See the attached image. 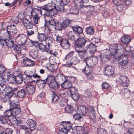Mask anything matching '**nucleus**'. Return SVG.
Instances as JSON below:
<instances>
[{
	"label": "nucleus",
	"instance_id": "1",
	"mask_svg": "<svg viewBox=\"0 0 134 134\" xmlns=\"http://www.w3.org/2000/svg\"><path fill=\"white\" fill-rule=\"evenodd\" d=\"M117 44L115 43L113 46L111 51L107 49L104 50L100 54V57L101 61L102 62H105L106 61L110 60L111 56V55L113 56L114 60H116L117 57Z\"/></svg>",
	"mask_w": 134,
	"mask_h": 134
},
{
	"label": "nucleus",
	"instance_id": "2",
	"mask_svg": "<svg viewBox=\"0 0 134 134\" xmlns=\"http://www.w3.org/2000/svg\"><path fill=\"white\" fill-rule=\"evenodd\" d=\"M37 38L41 43H38L39 48L41 51H44L47 50L48 48V46L47 45L46 42V40L47 38V36L44 33L38 32L37 36Z\"/></svg>",
	"mask_w": 134,
	"mask_h": 134
},
{
	"label": "nucleus",
	"instance_id": "3",
	"mask_svg": "<svg viewBox=\"0 0 134 134\" xmlns=\"http://www.w3.org/2000/svg\"><path fill=\"white\" fill-rule=\"evenodd\" d=\"M75 43L76 51L77 49H78V48H82L85 45L87 46L90 42L89 41L86 40L84 38L79 37Z\"/></svg>",
	"mask_w": 134,
	"mask_h": 134
},
{
	"label": "nucleus",
	"instance_id": "4",
	"mask_svg": "<svg viewBox=\"0 0 134 134\" xmlns=\"http://www.w3.org/2000/svg\"><path fill=\"white\" fill-rule=\"evenodd\" d=\"M40 14L42 15L41 10L38 9H34L31 13V16L33 18V21L35 24H38L40 22V18L38 16Z\"/></svg>",
	"mask_w": 134,
	"mask_h": 134
},
{
	"label": "nucleus",
	"instance_id": "5",
	"mask_svg": "<svg viewBox=\"0 0 134 134\" xmlns=\"http://www.w3.org/2000/svg\"><path fill=\"white\" fill-rule=\"evenodd\" d=\"M88 0H74V4L77 8L81 9L84 7L91 8L92 7L90 5H84L83 3H86Z\"/></svg>",
	"mask_w": 134,
	"mask_h": 134
},
{
	"label": "nucleus",
	"instance_id": "6",
	"mask_svg": "<svg viewBox=\"0 0 134 134\" xmlns=\"http://www.w3.org/2000/svg\"><path fill=\"white\" fill-rule=\"evenodd\" d=\"M80 36V35L76 34L71 31L69 32L67 35L68 40L72 43H75Z\"/></svg>",
	"mask_w": 134,
	"mask_h": 134
},
{
	"label": "nucleus",
	"instance_id": "7",
	"mask_svg": "<svg viewBox=\"0 0 134 134\" xmlns=\"http://www.w3.org/2000/svg\"><path fill=\"white\" fill-rule=\"evenodd\" d=\"M118 62L119 66L122 67L127 65L128 63V59L127 56L125 55H121L118 58Z\"/></svg>",
	"mask_w": 134,
	"mask_h": 134
},
{
	"label": "nucleus",
	"instance_id": "8",
	"mask_svg": "<svg viewBox=\"0 0 134 134\" xmlns=\"http://www.w3.org/2000/svg\"><path fill=\"white\" fill-rule=\"evenodd\" d=\"M27 40V37L23 34L17 36L15 39L16 42L20 45H24Z\"/></svg>",
	"mask_w": 134,
	"mask_h": 134
},
{
	"label": "nucleus",
	"instance_id": "9",
	"mask_svg": "<svg viewBox=\"0 0 134 134\" xmlns=\"http://www.w3.org/2000/svg\"><path fill=\"white\" fill-rule=\"evenodd\" d=\"M16 27L14 25H11L8 26L5 29L9 35L13 36L16 33Z\"/></svg>",
	"mask_w": 134,
	"mask_h": 134
},
{
	"label": "nucleus",
	"instance_id": "10",
	"mask_svg": "<svg viewBox=\"0 0 134 134\" xmlns=\"http://www.w3.org/2000/svg\"><path fill=\"white\" fill-rule=\"evenodd\" d=\"M71 96L72 98L75 100H78L79 98V96L76 88L72 87L70 89Z\"/></svg>",
	"mask_w": 134,
	"mask_h": 134
},
{
	"label": "nucleus",
	"instance_id": "11",
	"mask_svg": "<svg viewBox=\"0 0 134 134\" xmlns=\"http://www.w3.org/2000/svg\"><path fill=\"white\" fill-rule=\"evenodd\" d=\"M55 8V5L53 3H50L46 5L43 8H38V9H40L41 10L42 13V12H44V14H45L47 12Z\"/></svg>",
	"mask_w": 134,
	"mask_h": 134
},
{
	"label": "nucleus",
	"instance_id": "12",
	"mask_svg": "<svg viewBox=\"0 0 134 134\" xmlns=\"http://www.w3.org/2000/svg\"><path fill=\"white\" fill-rule=\"evenodd\" d=\"M98 62V58L95 57L90 58L85 61L87 65H89L92 67L95 66Z\"/></svg>",
	"mask_w": 134,
	"mask_h": 134
},
{
	"label": "nucleus",
	"instance_id": "13",
	"mask_svg": "<svg viewBox=\"0 0 134 134\" xmlns=\"http://www.w3.org/2000/svg\"><path fill=\"white\" fill-rule=\"evenodd\" d=\"M76 51L78 53L81 60L85 62L88 58V55L87 52L85 50L81 51L79 49H77Z\"/></svg>",
	"mask_w": 134,
	"mask_h": 134
},
{
	"label": "nucleus",
	"instance_id": "14",
	"mask_svg": "<svg viewBox=\"0 0 134 134\" xmlns=\"http://www.w3.org/2000/svg\"><path fill=\"white\" fill-rule=\"evenodd\" d=\"M118 81L124 86H127L129 84V81L127 77L124 76H120Z\"/></svg>",
	"mask_w": 134,
	"mask_h": 134
},
{
	"label": "nucleus",
	"instance_id": "15",
	"mask_svg": "<svg viewBox=\"0 0 134 134\" xmlns=\"http://www.w3.org/2000/svg\"><path fill=\"white\" fill-rule=\"evenodd\" d=\"M104 73L105 75L110 76L114 73V68L109 65H106L104 68Z\"/></svg>",
	"mask_w": 134,
	"mask_h": 134
},
{
	"label": "nucleus",
	"instance_id": "16",
	"mask_svg": "<svg viewBox=\"0 0 134 134\" xmlns=\"http://www.w3.org/2000/svg\"><path fill=\"white\" fill-rule=\"evenodd\" d=\"M35 86L33 85H29L26 86L25 88L26 94H31L35 91Z\"/></svg>",
	"mask_w": 134,
	"mask_h": 134
},
{
	"label": "nucleus",
	"instance_id": "17",
	"mask_svg": "<svg viewBox=\"0 0 134 134\" xmlns=\"http://www.w3.org/2000/svg\"><path fill=\"white\" fill-rule=\"evenodd\" d=\"M23 23L25 27L27 30L33 28L32 23L27 19H24L23 21Z\"/></svg>",
	"mask_w": 134,
	"mask_h": 134
},
{
	"label": "nucleus",
	"instance_id": "18",
	"mask_svg": "<svg viewBox=\"0 0 134 134\" xmlns=\"http://www.w3.org/2000/svg\"><path fill=\"white\" fill-rule=\"evenodd\" d=\"M61 124L64 126L63 128H65L68 131L70 130L72 131L73 129V128H72V124L70 121H62Z\"/></svg>",
	"mask_w": 134,
	"mask_h": 134
},
{
	"label": "nucleus",
	"instance_id": "19",
	"mask_svg": "<svg viewBox=\"0 0 134 134\" xmlns=\"http://www.w3.org/2000/svg\"><path fill=\"white\" fill-rule=\"evenodd\" d=\"M23 75L20 74L17 75L16 77H10L9 79L14 80L17 83L19 84L23 82Z\"/></svg>",
	"mask_w": 134,
	"mask_h": 134
},
{
	"label": "nucleus",
	"instance_id": "20",
	"mask_svg": "<svg viewBox=\"0 0 134 134\" xmlns=\"http://www.w3.org/2000/svg\"><path fill=\"white\" fill-rule=\"evenodd\" d=\"M72 84V83L70 81L66 80L61 83L60 85L63 88L69 89L71 87Z\"/></svg>",
	"mask_w": 134,
	"mask_h": 134
},
{
	"label": "nucleus",
	"instance_id": "21",
	"mask_svg": "<svg viewBox=\"0 0 134 134\" xmlns=\"http://www.w3.org/2000/svg\"><path fill=\"white\" fill-rule=\"evenodd\" d=\"M34 64V61L30 59L26 58L23 59V64L24 66H32Z\"/></svg>",
	"mask_w": 134,
	"mask_h": 134
},
{
	"label": "nucleus",
	"instance_id": "22",
	"mask_svg": "<svg viewBox=\"0 0 134 134\" xmlns=\"http://www.w3.org/2000/svg\"><path fill=\"white\" fill-rule=\"evenodd\" d=\"M16 89H14L13 88L12 89L11 87L9 86L7 87L4 88V90L7 91L8 90V91L6 92L5 95L11 98L14 94V91Z\"/></svg>",
	"mask_w": 134,
	"mask_h": 134
},
{
	"label": "nucleus",
	"instance_id": "23",
	"mask_svg": "<svg viewBox=\"0 0 134 134\" xmlns=\"http://www.w3.org/2000/svg\"><path fill=\"white\" fill-rule=\"evenodd\" d=\"M86 48L91 54L94 53L96 50V46L93 44H90V43L87 45Z\"/></svg>",
	"mask_w": 134,
	"mask_h": 134
},
{
	"label": "nucleus",
	"instance_id": "24",
	"mask_svg": "<svg viewBox=\"0 0 134 134\" xmlns=\"http://www.w3.org/2000/svg\"><path fill=\"white\" fill-rule=\"evenodd\" d=\"M69 40L67 39L63 38L62 42L60 44L63 48L65 49H68L70 47V42Z\"/></svg>",
	"mask_w": 134,
	"mask_h": 134
},
{
	"label": "nucleus",
	"instance_id": "25",
	"mask_svg": "<svg viewBox=\"0 0 134 134\" xmlns=\"http://www.w3.org/2000/svg\"><path fill=\"white\" fill-rule=\"evenodd\" d=\"M71 28L73 31H71L73 32L76 34L80 35V34L82 32V29L79 26L75 25L74 26H72Z\"/></svg>",
	"mask_w": 134,
	"mask_h": 134
},
{
	"label": "nucleus",
	"instance_id": "26",
	"mask_svg": "<svg viewBox=\"0 0 134 134\" xmlns=\"http://www.w3.org/2000/svg\"><path fill=\"white\" fill-rule=\"evenodd\" d=\"M26 124L28 125V127L31 130H33L35 128L36 125V123L35 121L32 119H29L26 122Z\"/></svg>",
	"mask_w": 134,
	"mask_h": 134
},
{
	"label": "nucleus",
	"instance_id": "27",
	"mask_svg": "<svg viewBox=\"0 0 134 134\" xmlns=\"http://www.w3.org/2000/svg\"><path fill=\"white\" fill-rule=\"evenodd\" d=\"M5 117L7 118L8 120L10 122H11L12 119L13 118L12 112V109L7 110H6L4 114Z\"/></svg>",
	"mask_w": 134,
	"mask_h": 134
},
{
	"label": "nucleus",
	"instance_id": "28",
	"mask_svg": "<svg viewBox=\"0 0 134 134\" xmlns=\"http://www.w3.org/2000/svg\"><path fill=\"white\" fill-rule=\"evenodd\" d=\"M55 5V8L57 11H59L61 12H63L64 10V8L62 3L59 1L57 2Z\"/></svg>",
	"mask_w": 134,
	"mask_h": 134
},
{
	"label": "nucleus",
	"instance_id": "29",
	"mask_svg": "<svg viewBox=\"0 0 134 134\" xmlns=\"http://www.w3.org/2000/svg\"><path fill=\"white\" fill-rule=\"evenodd\" d=\"M65 112L68 113H73L75 112L73 106L70 105H67L65 107Z\"/></svg>",
	"mask_w": 134,
	"mask_h": 134
},
{
	"label": "nucleus",
	"instance_id": "30",
	"mask_svg": "<svg viewBox=\"0 0 134 134\" xmlns=\"http://www.w3.org/2000/svg\"><path fill=\"white\" fill-rule=\"evenodd\" d=\"M45 19L47 22H48L49 24L52 25L54 26L56 23L54 19L51 16H45Z\"/></svg>",
	"mask_w": 134,
	"mask_h": 134
},
{
	"label": "nucleus",
	"instance_id": "31",
	"mask_svg": "<svg viewBox=\"0 0 134 134\" xmlns=\"http://www.w3.org/2000/svg\"><path fill=\"white\" fill-rule=\"evenodd\" d=\"M78 111L80 114L84 115L86 114L87 110L85 107L81 106L78 109Z\"/></svg>",
	"mask_w": 134,
	"mask_h": 134
},
{
	"label": "nucleus",
	"instance_id": "32",
	"mask_svg": "<svg viewBox=\"0 0 134 134\" xmlns=\"http://www.w3.org/2000/svg\"><path fill=\"white\" fill-rule=\"evenodd\" d=\"M131 39L128 35L124 36L121 38V41L122 42L126 44L129 43L131 41Z\"/></svg>",
	"mask_w": 134,
	"mask_h": 134
},
{
	"label": "nucleus",
	"instance_id": "33",
	"mask_svg": "<svg viewBox=\"0 0 134 134\" xmlns=\"http://www.w3.org/2000/svg\"><path fill=\"white\" fill-rule=\"evenodd\" d=\"M55 77L52 75H48L47 79H45L46 83L49 85L53 82L55 81Z\"/></svg>",
	"mask_w": 134,
	"mask_h": 134
},
{
	"label": "nucleus",
	"instance_id": "34",
	"mask_svg": "<svg viewBox=\"0 0 134 134\" xmlns=\"http://www.w3.org/2000/svg\"><path fill=\"white\" fill-rule=\"evenodd\" d=\"M45 80H40L37 81V83L38 86L41 89L43 88L46 83Z\"/></svg>",
	"mask_w": 134,
	"mask_h": 134
},
{
	"label": "nucleus",
	"instance_id": "35",
	"mask_svg": "<svg viewBox=\"0 0 134 134\" xmlns=\"http://www.w3.org/2000/svg\"><path fill=\"white\" fill-rule=\"evenodd\" d=\"M26 94L25 90V88L21 89L18 91L17 92V95L20 98H23Z\"/></svg>",
	"mask_w": 134,
	"mask_h": 134
},
{
	"label": "nucleus",
	"instance_id": "36",
	"mask_svg": "<svg viewBox=\"0 0 134 134\" xmlns=\"http://www.w3.org/2000/svg\"><path fill=\"white\" fill-rule=\"evenodd\" d=\"M82 71L85 73L88 74L92 73L93 71L92 67L89 65H87L82 70Z\"/></svg>",
	"mask_w": 134,
	"mask_h": 134
},
{
	"label": "nucleus",
	"instance_id": "37",
	"mask_svg": "<svg viewBox=\"0 0 134 134\" xmlns=\"http://www.w3.org/2000/svg\"><path fill=\"white\" fill-rule=\"evenodd\" d=\"M18 100L17 99H14L10 101V105L13 107H15L18 106L19 103L18 101Z\"/></svg>",
	"mask_w": 134,
	"mask_h": 134
},
{
	"label": "nucleus",
	"instance_id": "38",
	"mask_svg": "<svg viewBox=\"0 0 134 134\" xmlns=\"http://www.w3.org/2000/svg\"><path fill=\"white\" fill-rule=\"evenodd\" d=\"M56 8H54L51 10L50 11L48 12L45 14L46 16H51L56 14L57 13V11Z\"/></svg>",
	"mask_w": 134,
	"mask_h": 134
},
{
	"label": "nucleus",
	"instance_id": "39",
	"mask_svg": "<svg viewBox=\"0 0 134 134\" xmlns=\"http://www.w3.org/2000/svg\"><path fill=\"white\" fill-rule=\"evenodd\" d=\"M94 29L91 27H89L86 29V33L89 35H92L94 34Z\"/></svg>",
	"mask_w": 134,
	"mask_h": 134
},
{
	"label": "nucleus",
	"instance_id": "40",
	"mask_svg": "<svg viewBox=\"0 0 134 134\" xmlns=\"http://www.w3.org/2000/svg\"><path fill=\"white\" fill-rule=\"evenodd\" d=\"M13 115V116H16L18 115L19 114L20 111V109L18 108L14 107V108L12 109Z\"/></svg>",
	"mask_w": 134,
	"mask_h": 134
},
{
	"label": "nucleus",
	"instance_id": "41",
	"mask_svg": "<svg viewBox=\"0 0 134 134\" xmlns=\"http://www.w3.org/2000/svg\"><path fill=\"white\" fill-rule=\"evenodd\" d=\"M3 41V44L4 43L9 47H12L13 46V42L12 39H10L9 40H7V41L6 40H4Z\"/></svg>",
	"mask_w": 134,
	"mask_h": 134
},
{
	"label": "nucleus",
	"instance_id": "42",
	"mask_svg": "<svg viewBox=\"0 0 134 134\" xmlns=\"http://www.w3.org/2000/svg\"><path fill=\"white\" fill-rule=\"evenodd\" d=\"M49 86L50 87L54 90H56L58 89L59 85L55 81L53 82L49 85Z\"/></svg>",
	"mask_w": 134,
	"mask_h": 134
},
{
	"label": "nucleus",
	"instance_id": "43",
	"mask_svg": "<svg viewBox=\"0 0 134 134\" xmlns=\"http://www.w3.org/2000/svg\"><path fill=\"white\" fill-rule=\"evenodd\" d=\"M29 55L30 56L34 59L36 58L37 56V52L34 50H31L29 52Z\"/></svg>",
	"mask_w": 134,
	"mask_h": 134
},
{
	"label": "nucleus",
	"instance_id": "44",
	"mask_svg": "<svg viewBox=\"0 0 134 134\" xmlns=\"http://www.w3.org/2000/svg\"><path fill=\"white\" fill-rule=\"evenodd\" d=\"M89 113V117L91 119H93L96 118V114L93 108H91V111H90Z\"/></svg>",
	"mask_w": 134,
	"mask_h": 134
},
{
	"label": "nucleus",
	"instance_id": "45",
	"mask_svg": "<svg viewBox=\"0 0 134 134\" xmlns=\"http://www.w3.org/2000/svg\"><path fill=\"white\" fill-rule=\"evenodd\" d=\"M64 28H66L69 26L70 25V21L69 20L66 19L64 20L62 23Z\"/></svg>",
	"mask_w": 134,
	"mask_h": 134
},
{
	"label": "nucleus",
	"instance_id": "46",
	"mask_svg": "<svg viewBox=\"0 0 134 134\" xmlns=\"http://www.w3.org/2000/svg\"><path fill=\"white\" fill-rule=\"evenodd\" d=\"M54 26L56 29L59 30H61L64 28L62 23L59 22H57Z\"/></svg>",
	"mask_w": 134,
	"mask_h": 134
},
{
	"label": "nucleus",
	"instance_id": "47",
	"mask_svg": "<svg viewBox=\"0 0 134 134\" xmlns=\"http://www.w3.org/2000/svg\"><path fill=\"white\" fill-rule=\"evenodd\" d=\"M79 114H75L73 115L74 119L78 121H82L83 120V118Z\"/></svg>",
	"mask_w": 134,
	"mask_h": 134
},
{
	"label": "nucleus",
	"instance_id": "48",
	"mask_svg": "<svg viewBox=\"0 0 134 134\" xmlns=\"http://www.w3.org/2000/svg\"><path fill=\"white\" fill-rule=\"evenodd\" d=\"M69 11V13L74 15H77L79 13L78 10L74 7L71 8L70 9Z\"/></svg>",
	"mask_w": 134,
	"mask_h": 134
},
{
	"label": "nucleus",
	"instance_id": "49",
	"mask_svg": "<svg viewBox=\"0 0 134 134\" xmlns=\"http://www.w3.org/2000/svg\"><path fill=\"white\" fill-rule=\"evenodd\" d=\"M58 80L60 83H62L64 81L66 80V77L63 75H58Z\"/></svg>",
	"mask_w": 134,
	"mask_h": 134
},
{
	"label": "nucleus",
	"instance_id": "50",
	"mask_svg": "<svg viewBox=\"0 0 134 134\" xmlns=\"http://www.w3.org/2000/svg\"><path fill=\"white\" fill-rule=\"evenodd\" d=\"M52 100L53 102H56L59 99V97L54 92H52Z\"/></svg>",
	"mask_w": 134,
	"mask_h": 134
},
{
	"label": "nucleus",
	"instance_id": "51",
	"mask_svg": "<svg viewBox=\"0 0 134 134\" xmlns=\"http://www.w3.org/2000/svg\"><path fill=\"white\" fill-rule=\"evenodd\" d=\"M5 78L2 76H0V86L1 87L3 88L5 85Z\"/></svg>",
	"mask_w": 134,
	"mask_h": 134
},
{
	"label": "nucleus",
	"instance_id": "52",
	"mask_svg": "<svg viewBox=\"0 0 134 134\" xmlns=\"http://www.w3.org/2000/svg\"><path fill=\"white\" fill-rule=\"evenodd\" d=\"M71 62L73 63V64L76 65L79 63L80 60L77 57H72L71 60Z\"/></svg>",
	"mask_w": 134,
	"mask_h": 134
},
{
	"label": "nucleus",
	"instance_id": "53",
	"mask_svg": "<svg viewBox=\"0 0 134 134\" xmlns=\"http://www.w3.org/2000/svg\"><path fill=\"white\" fill-rule=\"evenodd\" d=\"M34 80L32 77L27 75V77H26L25 80L24 81V82L26 84H28L32 82Z\"/></svg>",
	"mask_w": 134,
	"mask_h": 134
},
{
	"label": "nucleus",
	"instance_id": "54",
	"mask_svg": "<svg viewBox=\"0 0 134 134\" xmlns=\"http://www.w3.org/2000/svg\"><path fill=\"white\" fill-rule=\"evenodd\" d=\"M84 96L86 98H90L92 96V93L91 91H87L85 93Z\"/></svg>",
	"mask_w": 134,
	"mask_h": 134
},
{
	"label": "nucleus",
	"instance_id": "55",
	"mask_svg": "<svg viewBox=\"0 0 134 134\" xmlns=\"http://www.w3.org/2000/svg\"><path fill=\"white\" fill-rule=\"evenodd\" d=\"M28 44L30 45V46H32L34 45L36 46H37V47H39L38 43V42H33L30 40L28 41Z\"/></svg>",
	"mask_w": 134,
	"mask_h": 134
},
{
	"label": "nucleus",
	"instance_id": "56",
	"mask_svg": "<svg viewBox=\"0 0 134 134\" xmlns=\"http://www.w3.org/2000/svg\"><path fill=\"white\" fill-rule=\"evenodd\" d=\"M7 118L2 116H0V121L2 124H5L7 122Z\"/></svg>",
	"mask_w": 134,
	"mask_h": 134
},
{
	"label": "nucleus",
	"instance_id": "57",
	"mask_svg": "<svg viewBox=\"0 0 134 134\" xmlns=\"http://www.w3.org/2000/svg\"><path fill=\"white\" fill-rule=\"evenodd\" d=\"M69 131L64 128H62L59 130V134H68Z\"/></svg>",
	"mask_w": 134,
	"mask_h": 134
},
{
	"label": "nucleus",
	"instance_id": "58",
	"mask_svg": "<svg viewBox=\"0 0 134 134\" xmlns=\"http://www.w3.org/2000/svg\"><path fill=\"white\" fill-rule=\"evenodd\" d=\"M125 47L124 48V50H125L126 53H131V48L129 45L126 44L125 45Z\"/></svg>",
	"mask_w": 134,
	"mask_h": 134
},
{
	"label": "nucleus",
	"instance_id": "59",
	"mask_svg": "<svg viewBox=\"0 0 134 134\" xmlns=\"http://www.w3.org/2000/svg\"><path fill=\"white\" fill-rule=\"evenodd\" d=\"M118 50L120 51L119 52L118 51V53L119 52L120 54H122L124 50V48H123V46L122 45L119 44L118 45Z\"/></svg>",
	"mask_w": 134,
	"mask_h": 134
},
{
	"label": "nucleus",
	"instance_id": "60",
	"mask_svg": "<svg viewBox=\"0 0 134 134\" xmlns=\"http://www.w3.org/2000/svg\"><path fill=\"white\" fill-rule=\"evenodd\" d=\"M97 132L98 134H105L106 130L103 128H99L97 130Z\"/></svg>",
	"mask_w": 134,
	"mask_h": 134
},
{
	"label": "nucleus",
	"instance_id": "61",
	"mask_svg": "<svg viewBox=\"0 0 134 134\" xmlns=\"http://www.w3.org/2000/svg\"><path fill=\"white\" fill-rule=\"evenodd\" d=\"M59 104L61 106L64 107L65 106H66L67 104V101L66 100H61Z\"/></svg>",
	"mask_w": 134,
	"mask_h": 134
},
{
	"label": "nucleus",
	"instance_id": "62",
	"mask_svg": "<svg viewBox=\"0 0 134 134\" xmlns=\"http://www.w3.org/2000/svg\"><path fill=\"white\" fill-rule=\"evenodd\" d=\"M130 92V90L127 88H125L122 89L121 92L120 93L122 94L124 93V94L127 93H129Z\"/></svg>",
	"mask_w": 134,
	"mask_h": 134
},
{
	"label": "nucleus",
	"instance_id": "63",
	"mask_svg": "<svg viewBox=\"0 0 134 134\" xmlns=\"http://www.w3.org/2000/svg\"><path fill=\"white\" fill-rule=\"evenodd\" d=\"M102 89H106L109 87V85L108 83L104 82L102 84Z\"/></svg>",
	"mask_w": 134,
	"mask_h": 134
},
{
	"label": "nucleus",
	"instance_id": "64",
	"mask_svg": "<svg viewBox=\"0 0 134 134\" xmlns=\"http://www.w3.org/2000/svg\"><path fill=\"white\" fill-rule=\"evenodd\" d=\"M27 34L28 36H30L34 34L35 32L34 31L29 29L27 30Z\"/></svg>",
	"mask_w": 134,
	"mask_h": 134
}]
</instances>
